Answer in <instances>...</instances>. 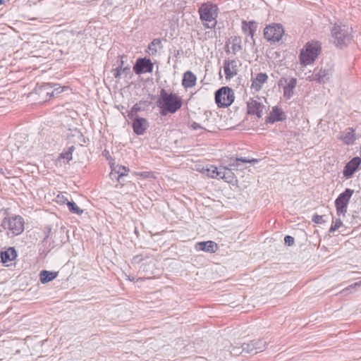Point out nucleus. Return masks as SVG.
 Segmentation results:
<instances>
[{
	"label": "nucleus",
	"mask_w": 361,
	"mask_h": 361,
	"mask_svg": "<svg viewBox=\"0 0 361 361\" xmlns=\"http://www.w3.org/2000/svg\"><path fill=\"white\" fill-rule=\"evenodd\" d=\"M219 171H220V168H217L214 166H210V167L209 169H207V175L212 178H217V177H219Z\"/></svg>",
	"instance_id": "72a5a7b5"
},
{
	"label": "nucleus",
	"mask_w": 361,
	"mask_h": 361,
	"mask_svg": "<svg viewBox=\"0 0 361 361\" xmlns=\"http://www.w3.org/2000/svg\"><path fill=\"white\" fill-rule=\"evenodd\" d=\"M267 345L268 343L263 339L252 340L249 343H243L241 348H233V352L235 354L243 353L256 354L264 350Z\"/></svg>",
	"instance_id": "423d86ee"
},
{
	"label": "nucleus",
	"mask_w": 361,
	"mask_h": 361,
	"mask_svg": "<svg viewBox=\"0 0 361 361\" xmlns=\"http://www.w3.org/2000/svg\"><path fill=\"white\" fill-rule=\"evenodd\" d=\"M284 30L280 24H272L267 25L264 30V36L269 42H279L283 35Z\"/></svg>",
	"instance_id": "9b49d317"
},
{
	"label": "nucleus",
	"mask_w": 361,
	"mask_h": 361,
	"mask_svg": "<svg viewBox=\"0 0 361 361\" xmlns=\"http://www.w3.org/2000/svg\"><path fill=\"white\" fill-rule=\"evenodd\" d=\"M320 51L321 45L318 42H307L300 51V63L305 66L312 63L317 58Z\"/></svg>",
	"instance_id": "20e7f679"
},
{
	"label": "nucleus",
	"mask_w": 361,
	"mask_h": 361,
	"mask_svg": "<svg viewBox=\"0 0 361 361\" xmlns=\"http://www.w3.org/2000/svg\"><path fill=\"white\" fill-rule=\"evenodd\" d=\"M353 192V190L346 188L345 191L341 193L336 199L335 206L336 208V213L338 216L344 215L347 212L348 204Z\"/></svg>",
	"instance_id": "1a4fd4ad"
},
{
	"label": "nucleus",
	"mask_w": 361,
	"mask_h": 361,
	"mask_svg": "<svg viewBox=\"0 0 361 361\" xmlns=\"http://www.w3.org/2000/svg\"><path fill=\"white\" fill-rule=\"evenodd\" d=\"M4 229L8 230V235H18L24 230V220L19 215L6 217L1 222Z\"/></svg>",
	"instance_id": "39448f33"
},
{
	"label": "nucleus",
	"mask_w": 361,
	"mask_h": 361,
	"mask_svg": "<svg viewBox=\"0 0 361 361\" xmlns=\"http://www.w3.org/2000/svg\"><path fill=\"white\" fill-rule=\"evenodd\" d=\"M196 75L190 71H186L183 74L182 85L185 88H191L196 84Z\"/></svg>",
	"instance_id": "4be33fe9"
},
{
	"label": "nucleus",
	"mask_w": 361,
	"mask_h": 361,
	"mask_svg": "<svg viewBox=\"0 0 361 361\" xmlns=\"http://www.w3.org/2000/svg\"><path fill=\"white\" fill-rule=\"evenodd\" d=\"M190 126H191L192 129H193V130H197V129L202 128V127L199 123H197L196 122L192 123Z\"/></svg>",
	"instance_id": "ea45409f"
},
{
	"label": "nucleus",
	"mask_w": 361,
	"mask_h": 361,
	"mask_svg": "<svg viewBox=\"0 0 361 361\" xmlns=\"http://www.w3.org/2000/svg\"><path fill=\"white\" fill-rule=\"evenodd\" d=\"M217 248V244L212 240L199 242L195 245V249L197 250L209 253L215 252Z\"/></svg>",
	"instance_id": "aec40b11"
},
{
	"label": "nucleus",
	"mask_w": 361,
	"mask_h": 361,
	"mask_svg": "<svg viewBox=\"0 0 361 361\" xmlns=\"http://www.w3.org/2000/svg\"><path fill=\"white\" fill-rule=\"evenodd\" d=\"M323 217L324 216L315 214L312 216V221L315 224H322L324 222Z\"/></svg>",
	"instance_id": "c9c22d12"
},
{
	"label": "nucleus",
	"mask_w": 361,
	"mask_h": 361,
	"mask_svg": "<svg viewBox=\"0 0 361 361\" xmlns=\"http://www.w3.org/2000/svg\"><path fill=\"white\" fill-rule=\"evenodd\" d=\"M149 124L145 118L136 117L133 122V128L135 134L143 135L148 128Z\"/></svg>",
	"instance_id": "6ab92c4d"
},
{
	"label": "nucleus",
	"mask_w": 361,
	"mask_h": 361,
	"mask_svg": "<svg viewBox=\"0 0 361 361\" xmlns=\"http://www.w3.org/2000/svg\"><path fill=\"white\" fill-rule=\"evenodd\" d=\"M113 74L114 78H120L121 75H128L130 73V68L129 66L125 67H116L113 69Z\"/></svg>",
	"instance_id": "cd10ccee"
},
{
	"label": "nucleus",
	"mask_w": 361,
	"mask_h": 361,
	"mask_svg": "<svg viewBox=\"0 0 361 361\" xmlns=\"http://www.w3.org/2000/svg\"><path fill=\"white\" fill-rule=\"evenodd\" d=\"M56 85H53L51 83H43L36 88V92L43 100L46 101L63 91L61 87H55Z\"/></svg>",
	"instance_id": "9d476101"
},
{
	"label": "nucleus",
	"mask_w": 361,
	"mask_h": 361,
	"mask_svg": "<svg viewBox=\"0 0 361 361\" xmlns=\"http://www.w3.org/2000/svg\"><path fill=\"white\" fill-rule=\"evenodd\" d=\"M126 56L122 55V56H118V60H117V65L118 66L117 67H124L123 65H124V58Z\"/></svg>",
	"instance_id": "58836bf2"
},
{
	"label": "nucleus",
	"mask_w": 361,
	"mask_h": 361,
	"mask_svg": "<svg viewBox=\"0 0 361 361\" xmlns=\"http://www.w3.org/2000/svg\"><path fill=\"white\" fill-rule=\"evenodd\" d=\"M258 160L257 159H247V158H231L229 160L228 166L231 167V169L236 170V171H243L245 169H246V166H245V164L250 163V164H255L257 163Z\"/></svg>",
	"instance_id": "4468645a"
},
{
	"label": "nucleus",
	"mask_w": 361,
	"mask_h": 361,
	"mask_svg": "<svg viewBox=\"0 0 361 361\" xmlns=\"http://www.w3.org/2000/svg\"><path fill=\"white\" fill-rule=\"evenodd\" d=\"M67 206L68 210L72 214H76L78 215H81L83 213V209H81L78 207V205L74 202L67 201Z\"/></svg>",
	"instance_id": "7c9ffc66"
},
{
	"label": "nucleus",
	"mask_w": 361,
	"mask_h": 361,
	"mask_svg": "<svg viewBox=\"0 0 361 361\" xmlns=\"http://www.w3.org/2000/svg\"><path fill=\"white\" fill-rule=\"evenodd\" d=\"M247 114L256 115L258 118L262 116L264 106L255 99H250L247 102Z\"/></svg>",
	"instance_id": "f3484780"
},
{
	"label": "nucleus",
	"mask_w": 361,
	"mask_h": 361,
	"mask_svg": "<svg viewBox=\"0 0 361 361\" xmlns=\"http://www.w3.org/2000/svg\"><path fill=\"white\" fill-rule=\"evenodd\" d=\"M200 18L207 28H214L216 25L219 8L211 2L202 4L199 9Z\"/></svg>",
	"instance_id": "f03ea898"
},
{
	"label": "nucleus",
	"mask_w": 361,
	"mask_h": 361,
	"mask_svg": "<svg viewBox=\"0 0 361 361\" xmlns=\"http://www.w3.org/2000/svg\"><path fill=\"white\" fill-rule=\"evenodd\" d=\"M279 87H282L283 90V97L286 99H290L294 94V90L297 85L296 78H286L282 77L278 81Z\"/></svg>",
	"instance_id": "f8f14e48"
},
{
	"label": "nucleus",
	"mask_w": 361,
	"mask_h": 361,
	"mask_svg": "<svg viewBox=\"0 0 361 361\" xmlns=\"http://www.w3.org/2000/svg\"><path fill=\"white\" fill-rule=\"evenodd\" d=\"M133 70L138 75L143 73H152L153 71V63L149 59H138L133 67Z\"/></svg>",
	"instance_id": "ddd939ff"
},
{
	"label": "nucleus",
	"mask_w": 361,
	"mask_h": 361,
	"mask_svg": "<svg viewBox=\"0 0 361 361\" xmlns=\"http://www.w3.org/2000/svg\"><path fill=\"white\" fill-rule=\"evenodd\" d=\"M233 169H231L230 166L220 167L219 178L224 179L227 182H231L234 178V174L232 172Z\"/></svg>",
	"instance_id": "a878e982"
},
{
	"label": "nucleus",
	"mask_w": 361,
	"mask_h": 361,
	"mask_svg": "<svg viewBox=\"0 0 361 361\" xmlns=\"http://www.w3.org/2000/svg\"><path fill=\"white\" fill-rule=\"evenodd\" d=\"M352 28L346 25H335L331 30L334 44L337 47L347 45L352 39Z\"/></svg>",
	"instance_id": "7ed1b4c3"
},
{
	"label": "nucleus",
	"mask_w": 361,
	"mask_h": 361,
	"mask_svg": "<svg viewBox=\"0 0 361 361\" xmlns=\"http://www.w3.org/2000/svg\"><path fill=\"white\" fill-rule=\"evenodd\" d=\"M361 163V159L358 157H355L353 158L350 161H348L343 171V174L345 178H350L352 175L356 171L358 166Z\"/></svg>",
	"instance_id": "dca6fc26"
},
{
	"label": "nucleus",
	"mask_w": 361,
	"mask_h": 361,
	"mask_svg": "<svg viewBox=\"0 0 361 361\" xmlns=\"http://www.w3.org/2000/svg\"><path fill=\"white\" fill-rule=\"evenodd\" d=\"M17 253L13 247H9L5 251L0 252V259L3 263L9 262L16 259Z\"/></svg>",
	"instance_id": "b1692460"
},
{
	"label": "nucleus",
	"mask_w": 361,
	"mask_h": 361,
	"mask_svg": "<svg viewBox=\"0 0 361 361\" xmlns=\"http://www.w3.org/2000/svg\"><path fill=\"white\" fill-rule=\"evenodd\" d=\"M73 149H74L73 146L68 147V149L66 151L63 152L60 154L59 159H66L67 161H69L70 160L72 159V154H73Z\"/></svg>",
	"instance_id": "2f4dec72"
},
{
	"label": "nucleus",
	"mask_w": 361,
	"mask_h": 361,
	"mask_svg": "<svg viewBox=\"0 0 361 361\" xmlns=\"http://www.w3.org/2000/svg\"><path fill=\"white\" fill-rule=\"evenodd\" d=\"M233 90L228 87H222L215 92V102L219 107H227L234 101Z\"/></svg>",
	"instance_id": "6e6552de"
},
{
	"label": "nucleus",
	"mask_w": 361,
	"mask_h": 361,
	"mask_svg": "<svg viewBox=\"0 0 361 361\" xmlns=\"http://www.w3.org/2000/svg\"><path fill=\"white\" fill-rule=\"evenodd\" d=\"M360 286H361V281H358V282H355V283L348 286L345 288L343 289L341 293H343V295H347L348 293H351L353 290H355L357 287H360Z\"/></svg>",
	"instance_id": "473e14b6"
},
{
	"label": "nucleus",
	"mask_w": 361,
	"mask_h": 361,
	"mask_svg": "<svg viewBox=\"0 0 361 361\" xmlns=\"http://www.w3.org/2000/svg\"><path fill=\"white\" fill-rule=\"evenodd\" d=\"M334 73V67L326 65L317 68L314 72L308 76L310 81H316L320 84H324L329 81Z\"/></svg>",
	"instance_id": "0eeeda50"
},
{
	"label": "nucleus",
	"mask_w": 361,
	"mask_h": 361,
	"mask_svg": "<svg viewBox=\"0 0 361 361\" xmlns=\"http://www.w3.org/2000/svg\"><path fill=\"white\" fill-rule=\"evenodd\" d=\"M158 106L161 108V114L166 116L168 113H176L182 106L181 98L174 93H168L164 89L160 91Z\"/></svg>",
	"instance_id": "f257e3e1"
},
{
	"label": "nucleus",
	"mask_w": 361,
	"mask_h": 361,
	"mask_svg": "<svg viewBox=\"0 0 361 361\" xmlns=\"http://www.w3.org/2000/svg\"><path fill=\"white\" fill-rule=\"evenodd\" d=\"M112 171H114L115 173L118 174L117 180L120 181L123 176H126L129 172V169L121 165L115 166Z\"/></svg>",
	"instance_id": "c85d7f7f"
},
{
	"label": "nucleus",
	"mask_w": 361,
	"mask_h": 361,
	"mask_svg": "<svg viewBox=\"0 0 361 361\" xmlns=\"http://www.w3.org/2000/svg\"><path fill=\"white\" fill-rule=\"evenodd\" d=\"M257 24L254 21H250L247 23L246 21H243L242 23V30L243 32L250 36L252 39H253L254 35L257 31Z\"/></svg>",
	"instance_id": "5701e85b"
},
{
	"label": "nucleus",
	"mask_w": 361,
	"mask_h": 361,
	"mask_svg": "<svg viewBox=\"0 0 361 361\" xmlns=\"http://www.w3.org/2000/svg\"><path fill=\"white\" fill-rule=\"evenodd\" d=\"M148 174H149V172H141V173H137V175L142 176L144 178L148 177Z\"/></svg>",
	"instance_id": "a19ab883"
},
{
	"label": "nucleus",
	"mask_w": 361,
	"mask_h": 361,
	"mask_svg": "<svg viewBox=\"0 0 361 361\" xmlns=\"http://www.w3.org/2000/svg\"><path fill=\"white\" fill-rule=\"evenodd\" d=\"M4 0H0V5L4 4Z\"/></svg>",
	"instance_id": "37998d69"
},
{
	"label": "nucleus",
	"mask_w": 361,
	"mask_h": 361,
	"mask_svg": "<svg viewBox=\"0 0 361 361\" xmlns=\"http://www.w3.org/2000/svg\"><path fill=\"white\" fill-rule=\"evenodd\" d=\"M342 140L347 145L353 144L355 140L354 130L351 128H349L348 131L346 132L342 137Z\"/></svg>",
	"instance_id": "c756f323"
},
{
	"label": "nucleus",
	"mask_w": 361,
	"mask_h": 361,
	"mask_svg": "<svg viewBox=\"0 0 361 361\" xmlns=\"http://www.w3.org/2000/svg\"><path fill=\"white\" fill-rule=\"evenodd\" d=\"M294 238L290 235H286L284 238V243L288 246H291L294 244Z\"/></svg>",
	"instance_id": "e433bc0d"
},
{
	"label": "nucleus",
	"mask_w": 361,
	"mask_h": 361,
	"mask_svg": "<svg viewBox=\"0 0 361 361\" xmlns=\"http://www.w3.org/2000/svg\"><path fill=\"white\" fill-rule=\"evenodd\" d=\"M343 223L340 219H337L332 222V224L329 228V233H334L336 230H338L341 226Z\"/></svg>",
	"instance_id": "f704fd0d"
},
{
	"label": "nucleus",
	"mask_w": 361,
	"mask_h": 361,
	"mask_svg": "<svg viewBox=\"0 0 361 361\" xmlns=\"http://www.w3.org/2000/svg\"><path fill=\"white\" fill-rule=\"evenodd\" d=\"M133 111H137V110H139V108L137 107V104L134 105L133 107Z\"/></svg>",
	"instance_id": "79ce46f5"
},
{
	"label": "nucleus",
	"mask_w": 361,
	"mask_h": 361,
	"mask_svg": "<svg viewBox=\"0 0 361 361\" xmlns=\"http://www.w3.org/2000/svg\"><path fill=\"white\" fill-rule=\"evenodd\" d=\"M163 47L160 39H154L148 45L149 53L150 55H155L157 51Z\"/></svg>",
	"instance_id": "bb28decb"
},
{
	"label": "nucleus",
	"mask_w": 361,
	"mask_h": 361,
	"mask_svg": "<svg viewBox=\"0 0 361 361\" xmlns=\"http://www.w3.org/2000/svg\"><path fill=\"white\" fill-rule=\"evenodd\" d=\"M268 80V75L265 73H258L255 78L252 80L251 87L256 91H259Z\"/></svg>",
	"instance_id": "412c9836"
},
{
	"label": "nucleus",
	"mask_w": 361,
	"mask_h": 361,
	"mask_svg": "<svg viewBox=\"0 0 361 361\" xmlns=\"http://www.w3.org/2000/svg\"><path fill=\"white\" fill-rule=\"evenodd\" d=\"M224 71L227 80L233 78L238 74V63L235 60L227 59L224 62Z\"/></svg>",
	"instance_id": "2eb2a0df"
},
{
	"label": "nucleus",
	"mask_w": 361,
	"mask_h": 361,
	"mask_svg": "<svg viewBox=\"0 0 361 361\" xmlns=\"http://www.w3.org/2000/svg\"><path fill=\"white\" fill-rule=\"evenodd\" d=\"M286 119V115L283 111L278 106H274L269 116L267 118L266 122L274 123L277 121H282Z\"/></svg>",
	"instance_id": "a211bd4d"
},
{
	"label": "nucleus",
	"mask_w": 361,
	"mask_h": 361,
	"mask_svg": "<svg viewBox=\"0 0 361 361\" xmlns=\"http://www.w3.org/2000/svg\"><path fill=\"white\" fill-rule=\"evenodd\" d=\"M68 199L66 198L63 195H59L56 197V202L59 204H67Z\"/></svg>",
	"instance_id": "4c0bfd02"
},
{
	"label": "nucleus",
	"mask_w": 361,
	"mask_h": 361,
	"mask_svg": "<svg viewBox=\"0 0 361 361\" xmlns=\"http://www.w3.org/2000/svg\"><path fill=\"white\" fill-rule=\"evenodd\" d=\"M58 276V273L55 271H49L47 270H42L39 273V279L42 283H47L54 279H56Z\"/></svg>",
	"instance_id": "393cba45"
}]
</instances>
